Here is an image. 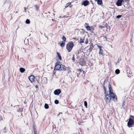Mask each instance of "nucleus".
<instances>
[{"label": "nucleus", "mask_w": 134, "mask_h": 134, "mask_svg": "<svg viewBox=\"0 0 134 134\" xmlns=\"http://www.w3.org/2000/svg\"><path fill=\"white\" fill-rule=\"evenodd\" d=\"M108 87L109 90V95L112 98L113 101H116L117 100V97L113 93L110 84L109 85Z\"/></svg>", "instance_id": "1"}, {"label": "nucleus", "mask_w": 134, "mask_h": 134, "mask_svg": "<svg viewBox=\"0 0 134 134\" xmlns=\"http://www.w3.org/2000/svg\"><path fill=\"white\" fill-rule=\"evenodd\" d=\"M74 44L73 42H70L67 44L66 45V48L68 51L70 52L72 48L74 47Z\"/></svg>", "instance_id": "2"}, {"label": "nucleus", "mask_w": 134, "mask_h": 134, "mask_svg": "<svg viewBox=\"0 0 134 134\" xmlns=\"http://www.w3.org/2000/svg\"><path fill=\"white\" fill-rule=\"evenodd\" d=\"M104 90L105 91V100L107 103H109L110 102L111 100V98L110 95L109 94L108 95L107 93H106L105 88H104Z\"/></svg>", "instance_id": "3"}, {"label": "nucleus", "mask_w": 134, "mask_h": 134, "mask_svg": "<svg viewBox=\"0 0 134 134\" xmlns=\"http://www.w3.org/2000/svg\"><path fill=\"white\" fill-rule=\"evenodd\" d=\"M134 122L131 119H129V121L127 123V125L129 127H132V125L133 124Z\"/></svg>", "instance_id": "4"}, {"label": "nucleus", "mask_w": 134, "mask_h": 134, "mask_svg": "<svg viewBox=\"0 0 134 134\" xmlns=\"http://www.w3.org/2000/svg\"><path fill=\"white\" fill-rule=\"evenodd\" d=\"M61 65L57 63L56 64L54 68V69L57 70H60Z\"/></svg>", "instance_id": "5"}, {"label": "nucleus", "mask_w": 134, "mask_h": 134, "mask_svg": "<svg viewBox=\"0 0 134 134\" xmlns=\"http://www.w3.org/2000/svg\"><path fill=\"white\" fill-rule=\"evenodd\" d=\"M61 92V91L60 89L56 90L54 91V93L55 95H59Z\"/></svg>", "instance_id": "6"}, {"label": "nucleus", "mask_w": 134, "mask_h": 134, "mask_svg": "<svg viewBox=\"0 0 134 134\" xmlns=\"http://www.w3.org/2000/svg\"><path fill=\"white\" fill-rule=\"evenodd\" d=\"M124 1L123 0H118L116 2V5L118 6H120L121 5L122 3Z\"/></svg>", "instance_id": "7"}, {"label": "nucleus", "mask_w": 134, "mask_h": 134, "mask_svg": "<svg viewBox=\"0 0 134 134\" xmlns=\"http://www.w3.org/2000/svg\"><path fill=\"white\" fill-rule=\"evenodd\" d=\"M35 77L34 75H31L29 77V79L31 82H32L35 79Z\"/></svg>", "instance_id": "8"}, {"label": "nucleus", "mask_w": 134, "mask_h": 134, "mask_svg": "<svg viewBox=\"0 0 134 134\" xmlns=\"http://www.w3.org/2000/svg\"><path fill=\"white\" fill-rule=\"evenodd\" d=\"M57 58L59 60H62V57L60 54L58 52L57 53V55L56 56Z\"/></svg>", "instance_id": "9"}, {"label": "nucleus", "mask_w": 134, "mask_h": 134, "mask_svg": "<svg viewBox=\"0 0 134 134\" xmlns=\"http://www.w3.org/2000/svg\"><path fill=\"white\" fill-rule=\"evenodd\" d=\"M66 69V68L65 66L62 65H61L60 70H64Z\"/></svg>", "instance_id": "10"}, {"label": "nucleus", "mask_w": 134, "mask_h": 134, "mask_svg": "<svg viewBox=\"0 0 134 134\" xmlns=\"http://www.w3.org/2000/svg\"><path fill=\"white\" fill-rule=\"evenodd\" d=\"M88 4V2L87 1H84L82 3V4L86 6Z\"/></svg>", "instance_id": "11"}, {"label": "nucleus", "mask_w": 134, "mask_h": 134, "mask_svg": "<svg viewBox=\"0 0 134 134\" xmlns=\"http://www.w3.org/2000/svg\"><path fill=\"white\" fill-rule=\"evenodd\" d=\"M86 28L87 30H88L90 31L91 30H93V29L92 28H91L89 26H87L86 27Z\"/></svg>", "instance_id": "12"}, {"label": "nucleus", "mask_w": 134, "mask_h": 134, "mask_svg": "<svg viewBox=\"0 0 134 134\" xmlns=\"http://www.w3.org/2000/svg\"><path fill=\"white\" fill-rule=\"evenodd\" d=\"M20 72L21 73L24 72L25 71V69L23 68H20L19 69Z\"/></svg>", "instance_id": "13"}, {"label": "nucleus", "mask_w": 134, "mask_h": 134, "mask_svg": "<svg viewBox=\"0 0 134 134\" xmlns=\"http://www.w3.org/2000/svg\"><path fill=\"white\" fill-rule=\"evenodd\" d=\"M96 1H97V3L98 4H101L102 3V1L101 0H95Z\"/></svg>", "instance_id": "14"}, {"label": "nucleus", "mask_w": 134, "mask_h": 134, "mask_svg": "<svg viewBox=\"0 0 134 134\" xmlns=\"http://www.w3.org/2000/svg\"><path fill=\"white\" fill-rule=\"evenodd\" d=\"M65 45V42L62 41L61 44H60V46L61 47H63Z\"/></svg>", "instance_id": "15"}, {"label": "nucleus", "mask_w": 134, "mask_h": 134, "mask_svg": "<svg viewBox=\"0 0 134 134\" xmlns=\"http://www.w3.org/2000/svg\"><path fill=\"white\" fill-rule=\"evenodd\" d=\"M44 108L46 109H48L49 108V106L47 104H45L44 106Z\"/></svg>", "instance_id": "16"}, {"label": "nucleus", "mask_w": 134, "mask_h": 134, "mask_svg": "<svg viewBox=\"0 0 134 134\" xmlns=\"http://www.w3.org/2000/svg\"><path fill=\"white\" fill-rule=\"evenodd\" d=\"M115 72L117 74H118L120 73V70L118 69H117L115 70Z\"/></svg>", "instance_id": "17"}, {"label": "nucleus", "mask_w": 134, "mask_h": 134, "mask_svg": "<svg viewBox=\"0 0 134 134\" xmlns=\"http://www.w3.org/2000/svg\"><path fill=\"white\" fill-rule=\"evenodd\" d=\"M71 4V3H70V2L67 3L66 4V5L65 6V8H66L68 6H69Z\"/></svg>", "instance_id": "18"}, {"label": "nucleus", "mask_w": 134, "mask_h": 134, "mask_svg": "<svg viewBox=\"0 0 134 134\" xmlns=\"http://www.w3.org/2000/svg\"><path fill=\"white\" fill-rule=\"evenodd\" d=\"M129 119H131L133 121H134V116H131Z\"/></svg>", "instance_id": "19"}, {"label": "nucleus", "mask_w": 134, "mask_h": 134, "mask_svg": "<svg viewBox=\"0 0 134 134\" xmlns=\"http://www.w3.org/2000/svg\"><path fill=\"white\" fill-rule=\"evenodd\" d=\"M84 105L86 107V108H87V103L86 101L84 102Z\"/></svg>", "instance_id": "20"}, {"label": "nucleus", "mask_w": 134, "mask_h": 134, "mask_svg": "<svg viewBox=\"0 0 134 134\" xmlns=\"http://www.w3.org/2000/svg\"><path fill=\"white\" fill-rule=\"evenodd\" d=\"M99 53L102 55L103 54L102 50H101L100 48V51L99 52Z\"/></svg>", "instance_id": "21"}, {"label": "nucleus", "mask_w": 134, "mask_h": 134, "mask_svg": "<svg viewBox=\"0 0 134 134\" xmlns=\"http://www.w3.org/2000/svg\"><path fill=\"white\" fill-rule=\"evenodd\" d=\"M84 39H80V40L79 41L80 43H83L84 42Z\"/></svg>", "instance_id": "22"}, {"label": "nucleus", "mask_w": 134, "mask_h": 134, "mask_svg": "<svg viewBox=\"0 0 134 134\" xmlns=\"http://www.w3.org/2000/svg\"><path fill=\"white\" fill-rule=\"evenodd\" d=\"M54 103L56 104H58L59 103V101L58 100H56L54 101Z\"/></svg>", "instance_id": "23"}, {"label": "nucleus", "mask_w": 134, "mask_h": 134, "mask_svg": "<svg viewBox=\"0 0 134 134\" xmlns=\"http://www.w3.org/2000/svg\"><path fill=\"white\" fill-rule=\"evenodd\" d=\"M26 22L27 24H29L30 23V21L29 20L27 19L26 21Z\"/></svg>", "instance_id": "24"}, {"label": "nucleus", "mask_w": 134, "mask_h": 134, "mask_svg": "<svg viewBox=\"0 0 134 134\" xmlns=\"http://www.w3.org/2000/svg\"><path fill=\"white\" fill-rule=\"evenodd\" d=\"M62 40L64 41H65L66 40V38L65 37L63 36L62 38Z\"/></svg>", "instance_id": "25"}, {"label": "nucleus", "mask_w": 134, "mask_h": 134, "mask_svg": "<svg viewBox=\"0 0 134 134\" xmlns=\"http://www.w3.org/2000/svg\"><path fill=\"white\" fill-rule=\"evenodd\" d=\"M88 43V39H87L86 40V41H85V43L86 44H87Z\"/></svg>", "instance_id": "26"}, {"label": "nucleus", "mask_w": 134, "mask_h": 134, "mask_svg": "<svg viewBox=\"0 0 134 134\" xmlns=\"http://www.w3.org/2000/svg\"><path fill=\"white\" fill-rule=\"evenodd\" d=\"M121 16V15H118L116 16V18H120Z\"/></svg>", "instance_id": "27"}, {"label": "nucleus", "mask_w": 134, "mask_h": 134, "mask_svg": "<svg viewBox=\"0 0 134 134\" xmlns=\"http://www.w3.org/2000/svg\"><path fill=\"white\" fill-rule=\"evenodd\" d=\"M35 87H36V88H38V86H37V85H36V86H35Z\"/></svg>", "instance_id": "28"}, {"label": "nucleus", "mask_w": 134, "mask_h": 134, "mask_svg": "<svg viewBox=\"0 0 134 134\" xmlns=\"http://www.w3.org/2000/svg\"><path fill=\"white\" fill-rule=\"evenodd\" d=\"M125 1H127V2H128V0H124Z\"/></svg>", "instance_id": "29"}, {"label": "nucleus", "mask_w": 134, "mask_h": 134, "mask_svg": "<svg viewBox=\"0 0 134 134\" xmlns=\"http://www.w3.org/2000/svg\"><path fill=\"white\" fill-rule=\"evenodd\" d=\"M100 28H101V29H102L103 27H102V26H100Z\"/></svg>", "instance_id": "30"}, {"label": "nucleus", "mask_w": 134, "mask_h": 134, "mask_svg": "<svg viewBox=\"0 0 134 134\" xmlns=\"http://www.w3.org/2000/svg\"><path fill=\"white\" fill-rule=\"evenodd\" d=\"M24 9H25V10H26V8H24Z\"/></svg>", "instance_id": "31"}, {"label": "nucleus", "mask_w": 134, "mask_h": 134, "mask_svg": "<svg viewBox=\"0 0 134 134\" xmlns=\"http://www.w3.org/2000/svg\"><path fill=\"white\" fill-rule=\"evenodd\" d=\"M52 20L53 21L54 20L53 19H52Z\"/></svg>", "instance_id": "32"}, {"label": "nucleus", "mask_w": 134, "mask_h": 134, "mask_svg": "<svg viewBox=\"0 0 134 134\" xmlns=\"http://www.w3.org/2000/svg\"><path fill=\"white\" fill-rule=\"evenodd\" d=\"M53 15H55V14H54V13H53Z\"/></svg>", "instance_id": "33"}]
</instances>
